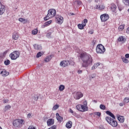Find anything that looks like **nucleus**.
I'll use <instances>...</instances> for the list:
<instances>
[{
    "instance_id": "obj_36",
    "label": "nucleus",
    "mask_w": 129,
    "mask_h": 129,
    "mask_svg": "<svg viewBox=\"0 0 129 129\" xmlns=\"http://www.w3.org/2000/svg\"><path fill=\"white\" fill-rule=\"evenodd\" d=\"M58 108H59V105L58 104L55 105L54 106H53V110H56L58 109Z\"/></svg>"
},
{
    "instance_id": "obj_24",
    "label": "nucleus",
    "mask_w": 129,
    "mask_h": 129,
    "mask_svg": "<svg viewBox=\"0 0 129 129\" xmlns=\"http://www.w3.org/2000/svg\"><path fill=\"white\" fill-rule=\"evenodd\" d=\"M51 59H52V55H48V56H46L44 58V62H49V61H50V60H51Z\"/></svg>"
},
{
    "instance_id": "obj_4",
    "label": "nucleus",
    "mask_w": 129,
    "mask_h": 129,
    "mask_svg": "<svg viewBox=\"0 0 129 129\" xmlns=\"http://www.w3.org/2000/svg\"><path fill=\"white\" fill-rule=\"evenodd\" d=\"M25 120L18 118L13 120V125L15 127H22L25 124Z\"/></svg>"
},
{
    "instance_id": "obj_46",
    "label": "nucleus",
    "mask_w": 129,
    "mask_h": 129,
    "mask_svg": "<svg viewBox=\"0 0 129 129\" xmlns=\"http://www.w3.org/2000/svg\"><path fill=\"white\" fill-rule=\"evenodd\" d=\"M78 74H81V73H82V70H79L78 71Z\"/></svg>"
},
{
    "instance_id": "obj_30",
    "label": "nucleus",
    "mask_w": 129,
    "mask_h": 129,
    "mask_svg": "<svg viewBox=\"0 0 129 129\" xmlns=\"http://www.w3.org/2000/svg\"><path fill=\"white\" fill-rule=\"evenodd\" d=\"M118 42H124V41H125V39H124V38H123L122 36H120L118 38Z\"/></svg>"
},
{
    "instance_id": "obj_51",
    "label": "nucleus",
    "mask_w": 129,
    "mask_h": 129,
    "mask_svg": "<svg viewBox=\"0 0 129 129\" xmlns=\"http://www.w3.org/2000/svg\"><path fill=\"white\" fill-rule=\"evenodd\" d=\"M94 101L95 102H96V101H95V100H94Z\"/></svg>"
},
{
    "instance_id": "obj_3",
    "label": "nucleus",
    "mask_w": 129,
    "mask_h": 129,
    "mask_svg": "<svg viewBox=\"0 0 129 129\" xmlns=\"http://www.w3.org/2000/svg\"><path fill=\"white\" fill-rule=\"evenodd\" d=\"M76 109L81 112H85L88 111V106L87 105V101H84L82 104H78L76 106Z\"/></svg>"
},
{
    "instance_id": "obj_38",
    "label": "nucleus",
    "mask_w": 129,
    "mask_h": 129,
    "mask_svg": "<svg viewBox=\"0 0 129 129\" xmlns=\"http://www.w3.org/2000/svg\"><path fill=\"white\" fill-rule=\"evenodd\" d=\"M104 9H105L104 6H103V5L100 6V5L99 8V11H102V10H104Z\"/></svg>"
},
{
    "instance_id": "obj_34",
    "label": "nucleus",
    "mask_w": 129,
    "mask_h": 129,
    "mask_svg": "<svg viewBox=\"0 0 129 129\" xmlns=\"http://www.w3.org/2000/svg\"><path fill=\"white\" fill-rule=\"evenodd\" d=\"M32 35H37L38 34V29L36 28L32 30Z\"/></svg>"
},
{
    "instance_id": "obj_33",
    "label": "nucleus",
    "mask_w": 129,
    "mask_h": 129,
    "mask_svg": "<svg viewBox=\"0 0 129 129\" xmlns=\"http://www.w3.org/2000/svg\"><path fill=\"white\" fill-rule=\"evenodd\" d=\"M78 27L80 30H83L84 29V26L82 24H79L78 25Z\"/></svg>"
},
{
    "instance_id": "obj_12",
    "label": "nucleus",
    "mask_w": 129,
    "mask_h": 129,
    "mask_svg": "<svg viewBox=\"0 0 129 129\" xmlns=\"http://www.w3.org/2000/svg\"><path fill=\"white\" fill-rule=\"evenodd\" d=\"M1 7L0 8V16L4 15L5 12H6V6L5 5L2 4L1 3Z\"/></svg>"
},
{
    "instance_id": "obj_45",
    "label": "nucleus",
    "mask_w": 129,
    "mask_h": 129,
    "mask_svg": "<svg viewBox=\"0 0 129 129\" xmlns=\"http://www.w3.org/2000/svg\"><path fill=\"white\" fill-rule=\"evenodd\" d=\"M69 112H70L71 113H74V111H73V110H72V109L70 108Z\"/></svg>"
},
{
    "instance_id": "obj_29",
    "label": "nucleus",
    "mask_w": 129,
    "mask_h": 129,
    "mask_svg": "<svg viewBox=\"0 0 129 129\" xmlns=\"http://www.w3.org/2000/svg\"><path fill=\"white\" fill-rule=\"evenodd\" d=\"M64 89H65V86L63 85H60L58 87V90H59V91H63Z\"/></svg>"
},
{
    "instance_id": "obj_26",
    "label": "nucleus",
    "mask_w": 129,
    "mask_h": 129,
    "mask_svg": "<svg viewBox=\"0 0 129 129\" xmlns=\"http://www.w3.org/2000/svg\"><path fill=\"white\" fill-rule=\"evenodd\" d=\"M121 59L122 62H123L124 63H125L126 64H127V63H128V62H129L128 59H126V58H125L123 56H121Z\"/></svg>"
},
{
    "instance_id": "obj_42",
    "label": "nucleus",
    "mask_w": 129,
    "mask_h": 129,
    "mask_svg": "<svg viewBox=\"0 0 129 129\" xmlns=\"http://www.w3.org/2000/svg\"><path fill=\"white\" fill-rule=\"evenodd\" d=\"M96 115H98V116H100L101 113L100 112H97L95 113Z\"/></svg>"
},
{
    "instance_id": "obj_18",
    "label": "nucleus",
    "mask_w": 129,
    "mask_h": 129,
    "mask_svg": "<svg viewBox=\"0 0 129 129\" xmlns=\"http://www.w3.org/2000/svg\"><path fill=\"white\" fill-rule=\"evenodd\" d=\"M117 119L120 122H124V117L123 116L119 115L117 117Z\"/></svg>"
},
{
    "instance_id": "obj_48",
    "label": "nucleus",
    "mask_w": 129,
    "mask_h": 129,
    "mask_svg": "<svg viewBox=\"0 0 129 129\" xmlns=\"http://www.w3.org/2000/svg\"><path fill=\"white\" fill-rule=\"evenodd\" d=\"M125 58H129V54L127 53L125 55Z\"/></svg>"
},
{
    "instance_id": "obj_31",
    "label": "nucleus",
    "mask_w": 129,
    "mask_h": 129,
    "mask_svg": "<svg viewBox=\"0 0 129 129\" xmlns=\"http://www.w3.org/2000/svg\"><path fill=\"white\" fill-rule=\"evenodd\" d=\"M88 22V20H87V19H84L82 22V24L83 25V26L85 27V26H86V24H87V23Z\"/></svg>"
},
{
    "instance_id": "obj_11",
    "label": "nucleus",
    "mask_w": 129,
    "mask_h": 129,
    "mask_svg": "<svg viewBox=\"0 0 129 129\" xmlns=\"http://www.w3.org/2000/svg\"><path fill=\"white\" fill-rule=\"evenodd\" d=\"M81 97H83V94L81 92H77L76 95L75 96V99H80Z\"/></svg>"
},
{
    "instance_id": "obj_22",
    "label": "nucleus",
    "mask_w": 129,
    "mask_h": 129,
    "mask_svg": "<svg viewBox=\"0 0 129 129\" xmlns=\"http://www.w3.org/2000/svg\"><path fill=\"white\" fill-rule=\"evenodd\" d=\"M72 121H69L66 125V126L67 128H71V127H72Z\"/></svg>"
},
{
    "instance_id": "obj_7",
    "label": "nucleus",
    "mask_w": 129,
    "mask_h": 129,
    "mask_svg": "<svg viewBox=\"0 0 129 129\" xmlns=\"http://www.w3.org/2000/svg\"><path fill=\"white\" fill-rule=\"evenodd\" d=\"M12 60H17L20 57V52L18 51H14L10 54Z\"/></svg>"
},
{
    "instance_id": "obj_14",
    "label": "nucleus",
    "mask_w": 129,
    "mask_h": 129,
    "mask_svg": "<svg viewBox=\"0 0 129 129\" xmlns=\"http://www.w3.org/2000/svg\"><path fill=\"white\" fill-rule=\"evenodd\" d=\"M68 63H69V61L67 60H62L60 62L59 65L61 67H67L68 66Z\"/></svg>"
},
{
    "instance_id": "obj_16",
    "label": "nucleus",
    "mask_w": 129,
    "mask_h": 129,
    "mask_svg": "<svg viewBox=\"0 0 129 129\" xmlns=\"http://www.w3.org/2000/svg\"><path fill=\"white\" fill-rule=\"evenodd\" d=\"M51 24H52V20L48 21L44 23V24L42 26V28L44 29V28H46V27L50 26Z\"/></svg>"
},
{
    "instance_id": "obj_35",
    "label": "nucleus",
    "mask_w": 129,
    "mask_h": 129,
    "mask_svg": "<svg viewBox=\"0 0 129 129\" xmlns=\"http://www.w3.org/2000/svg\"><path fill=\"white\" fill-rule=\"evenodd\" d=\"M106 107H105V105L103 104L100 105V109H102L103 110H104Z\"/></svg>"
},
{
    "instance_id": "obj_19",
    "label": "nucleus",
    "mask_w": 129,
    "mask_h": 129,
    "mask_svg": "<svg viewBox=\"0 0 129 129\" xmlns=\"http://www.w3.org/2000/svg\"><path fill=\"white\" fill-rule=\"evenodd\" d=\"M19 21L21 23H23V24H27V23L28 22V19L20 18L19 19Z\"/></svg>"
},
{
    "instance_id": "obj_5",
    "label": "nucleus",
    "mask_w": 129,
    "mask_h": 129,
    "mask_svg": "<svg viewBox=\"0 0 129 129\" xmlns=\"http://www.w3.org/2000/svg\"><path fill=\"white\" fill-rule=\"evenodd\" d=\"M56 16V10L55 9H49L45 17L44 18V21H47L49 19H52Z\"/></svg>"
},
{
    "instance_id": "obj_1",
    "label": "nucleus",
    "mask_w": 129,
    "mask_h": 129,
    "mask_svg": "<svg viewBox=\"0 0 129 129\" xmlns=\"http://www.w3.org/2000/svg\"><path fill=\"white\" fill-rule=\"evenodd\" d=\"M79 58L82 61V67L84 68H87L88 66L92 65V62H93V59L90 54L86 53L85 51L81 52L80 54Z\"/></svg>"
},
{
    "instance_id": "obj_32",
    "label": "nucleus",
    "mask_w": 129,
    "mask_h": 129,
    "mask_svg": "<svg viewBox=\"0 0 129 129\" xmlns=\"http://www.w3.org/2000/svg\"><path fill=\"white\" fill-rule=\"evenodd\" d=\"M123 102L124 103V104H126V103H128L129 102V98L127 97L123 99Z\"/></svg>"
},
{
    "instance_id": "obj_20",
    "label": "nucleus",
    "mask_w": 129,
    "mask_h": 129,
    "mask_svg": "<svg viewBox=\"0 0 129 129\" xmlns=\"http://www.w3.org/2000/svg\"><path fill=\"white\" fill-rule=\"evenodd\" d=\"M100 65H101V63L97 62L95 63L94 66L92 67V70H95L97 67H98Z\"/></svg>"
},
{
    "instance_id": "obj_13",
    "label": "nucleus",
    "mask_w": 129,
    "mask_h": 129,
    "mask_svg": "<svg viewBox=\"0 0 129 129\" xmlns=\"http://www.w3.org/2000/svg\"><path fill=\"white\" fill-rule=\"evenodd\" d=\"M46 122L48 126H51V125H53L55 123V120L54 119L50 118L48 119Z\"/></svg>"
},
{
    "instance_id": "obj_8",
    "label": "nucleus",
    "mask_w": 129,
    "mask_h": 129,
    "mask_svg": "<svg viewBox=\"0 0 129 129\" xmlns=\"http://www.w3.org/2000/svg\"><path fill=\"white\" fill-rule=\"evenodd\" d=\"M101 21L102 22H106L109 19V15L107 14H103L100 16Z\"/></svg>"
},
{
    "instance_id": "obj_10",
    "label": "nucleus",
    "mask_w": 129,
    "mask_h": 129,
    "mask_svg": "<svg viewBox=\"0 0 129 129\" xmlns=\"http://www.w3.org/2000/svg\"><path fill=\"white\" fill-rule=\"evenodd\" d=\"M0 74L3 77H7V76H8V75H9L10 73L7 71V70H6L5 69H0Z\"/></svg>"
},
{
    "instance_id": "obj_9",
    "label": "nucleus",
    "mask_w": 129,
    "mask_h": 129,
    "mask_svg": "<svg viewBox=\"0 0 129 129\" xmlns=\"http://www.w3.org/2000/svg\"><path fill=\"white\" fill-rule=\"evenodd\" d=\"M55 19L56 20L57 24H59V25H61V24H63V22L64 21V18H63V17L61 16V15H56L55 17Z\"/></svg>"
},
{
    "instance_id": "obj_17",
    "label": "nucleus",
    "mask_w": 129,
    "mask_h": 129,
    "mask_svg": "<svg viewBox=\"0 0 129 129\" xmlns=\"http://www.w3.org/2000/svg\"><path fill=\"white\" fill-rule=\"evenodd\" d=\"M33 47L35 50H39V51L42 50V46L41 45L34 44L33 45Z\"/></svg>"
},
{
    "instance_id": "obj_21",
    "label": "nucleus",
    "mask_w": 129,
    "mask_h": 129,
    "mask_svg": "<svg viewBox=\"0 0 129 129\" xmlns=\"http://www.w3.org/2000/svg\"><path fill=\"white\" fill-rule=\"evenodd\" d=\"M56 115L58 121H59L60 122H61V121H63V117H61L60 115H59V113H57Z\"/></svg>"
},
{
    "instance_id": "obj_27",
    "label": "nucleus",
    "mask_w": 129,
    "mask_h": 129,
    "mask_svg": "<svg viewBox=\"0 0 129 129\" xmlns=\"http://www.w3.org/2000/svg\"><path fill=\"white\" fill-rule=\"evenodd\" d=\"M12 108V106L10 105H7L5 106L4 110V111H7V110H9V109H11Z\"/></svg>"
},
{
    "instance_id": "obj_47",
    "label": "nucleus",
    "mask_w": 129,
    "mask_h": 129,
    "mask_svg": "<svg viewBox=\"0 0 129 129\" xmlns=\"http://www.w3.org/2000/svg\"><path fill=\"white\" fill-rule=\"evenodd\" d=\"M124 105H125V104H124V103H119V105L120 106H123Z\"/></svg>"
},
{
    "instance_id": "obj_2",
    "label": "nucleus",
    "mask_w": 129,
    "mask_h": 129,
    "mask_svg": "<svg viewBox=\"0 0 129 129\" xmlns=\"http://www.w3.org/2000/svg\"><path fill=\"white\" fill-rule=\"evenodd\" d=\"M106 114L108 115H109L110 117H106L105 120L108 122L109 124L111 125V126H113V127H116V126L117 125V121L116 120H114L115 119V116L111 112L109 111H106ZM112 117V118H111Z\"/></svg>"
},
{
    "instance_id": "obj_23",
    "label": "nucleus",
    "mask_w": 129,
    "mask_h": 129,
    "mask_svg": "<svg viewBox=\"0 0 129 129\" xmlns=\"http://www.w3.org/2000/svg\"><path fill=\"white\" fill-rule=\"evenodd\" d=\"M116 5H115L114 4H111V7H110V10L112 11V12H115L116 10Z\"/></svg>"
},
{
    "instance_id": "obj_15",
    "label": "nucleus",
    "mask_w": 129,
    "mask_h": 129,
    "mask_svg": "<svg viewBox=\"0 0 129 129\" xmlns=\"http://www.w3.org/2000/svg\"><path fill=\"white\" fill-rule=\"evenodd\" d=\"M19 33L17 32H14L13 34L12 38L14 40H18L19 39Z\"/></svg>"
},
{
    "instance_id": "obj_50",
    "label": "nucleus",
    "mask_w": 129,
    "mask_h": 129,
    "mask_svg": "<svg viewBox=\"0 0 129 129\" xmlns=\"http://www.w3.org/2000/svg\"><path fill=\"white\" fill-rule=\"evenodd\" d=\"M95 3H98V0H95Z\"/></svg>"
},
{
    "instance_id": "obj_37",
    "label": "nucleus",
    "mask_w": 129,
    "mask_h": 129,
    "mask_svg": "<svg viewBox=\"0 0 129 129\" xmlns=\"http://www.w3.org/2000/svg\"><path fill=\"white\" fill-rule=\"evenodd\" d=\"M10 63H11V61H10L9 59H7L4 61L5 65H10Z\"/></svg>"
},
{
    "instance_id": "obj_41",
    "label": "nucleus",
    "mask_w": 129,
    "mask_h": 129,
    "mask_svg": "<svg viewBox=\"0 0 129 129\" xmlns=\"http://www.w3.org/2000/svg\"><path fill=\"white\" fill-rule=\"evenodd\" d=\"M99 7L100 5H96L94 7V9H95L96 10H99Z\"/></svg>"
},
{
    "instance_id": "obj_52",
    "label": "nucleus",
    "mask_w": 129,
    "mask_h": 129,
    "mask_svg": "<svg viewBox=\"0 0 129 129\" xmlns=\"http://www.w3.org/2000/svg\"><path fill=\"white\" fill-rule=\"evenodd\" d=\"M0 58H1V59H2V57H0Z\"/></svg>"
},
{
    "instance_id": "obj_49",
    "label": "nucleus",
    "mask_w": 129,
    "mask_h": 129,
    "mask_svg": "<svg viewBox=\"0 0 129 129\" xmlns=\"http://www.w3.org/2000/svg\"><path fill=\"white\" fill-rule=\"evenodd\" d=\"M126 33L127 34H129V27H128L127 29H126Z\"/></svg>"
},
{
    "instance_id": "obj_25",
    "label": "nucleus",
    "mask_w": 129,
    "mask_h": 129,
    "mask_svg": "<svg viewBox=\"0 0 129 129\" xmlns=\"http://www.w3.org/2000/svg\"><path fill=\"white\" fill-rule=\"evenodd\" d=\"M124 24L120 25L118 28V30L119 31V32H122L123 31V30L124 29Z\"/></svg>"
},
{
    "instance_id": "obj_40",
    "label": "nucleus",
    "mask_w": 129,
    "mask_h": 129,
    "mask_svg": "<svg viewBox=\"0 0 129 129\" xmlns=\"http://www.w3.org/2000/svg\"><path fill=\"white\" fill-rule=\"evenodd\" d=\"M77 3L79 6H81V5H82V2L81 1H77Z\"/></svg>"
},
{
    "instance_id": "obj_28",
    "label": "nucleus",
    "mask_w": 129,
    "mask_h": 129,
    "mask_svg": "<svg viewBox=\"0 0 129 129\" xmlns=\"http://www.w3.org/2000/svg\"><path fill=\"white\" fill-rule=\"evenodd\" d=\"M43 55H44V52L40 51L37 53V54L36 55V57H37V58H40V57L43 56Z\"/></svg>"
},
{
    "instance_id": "obj_43",
    "label": "nucleus",
    "mask_w": 129,
    "mask_h": 129,
    "mask_svg": "<svg viewBox=\"0 0 129 129\" xmlns=\"http://www.w3.org/2000/svg\"><path fill=\"white\" fill-rule=\"evenodd\" d=\"M93 78H95V75H94L93 76H90V80H91V79H93Z\"/></svg>"
},
{
    "instance_id": "obj_39",
    "label": "nucleus",
    "mask_w": 129,
    "mask_h": 129,
    "mask_svg": "<svg viewBox=\"0 0 129 129\" xmlns=\"http://www.w3.org/2000/svg\"><path fill=\"white\" fill-rule=\"evenodd\" d=\"M32 117V113H29L27 114V118H31Z\"/></svg>"
},
{
    "instance_id": "obj_44",
    "label": "nucleus",
    "mask_w": 129,
    "mask_h": 129,
    "mask_svg": "<svg viewBox=\"0 0 129 129\" xmlns=\"http://www.w3.org/2000/svg\"><path fill=\"white\" fill-rule=\"evenodd\" d=\"M3 101L4 103H8V102H9V99L4 100Z\"/></svg>"
},
{
    "instance_id": "obj_6",
    "label": "nucleus",
    "mask_w": 129,
    "mask_h": 129,
    "mask_svg": "<svg viewBox=\"0 0 129 129\" xmlns=\"http://www.w3.org/2000/svg\"><path fill=\"white\" fill-rule=\"evenodd\" d=\"M97 54H103L105 52V47L101 44H98L96 48Z\"/></svg>"
}]
</instances>
